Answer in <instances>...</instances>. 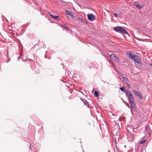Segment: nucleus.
<instances>
[{
  "instance_id": "17",
  "label": "nucleus",
  "mask_w": 152,
  "mask_h": 152,
  "mask_svg": "<svg viewBox=\"0 0 152 152\" xmlns=\"http://www.w3.org/2000/svg\"><path fill=\"white\" fill-rule=\"evenodd\" d=\"M120 89L122 91H124V90H126L125 89V88L124 87H123L122 88H120Z\"/></svg>"
},
{
  "instance_id": "6",
  "label": "nucleus",
  "mask_w": 152,
  "mask_h": 152,
  "mask_svg": "<svg viewBox=\"0 0 152 152\" xmlns=\"http://www.w3.org/2000/svg\"><path fill=\"white\" fill-rule=\"evenodd\" d=\"M65 12L66 14L70 16L72 18H74V16L72 12L69 11L67 10H66Z\"/></svg>"
},
{
  "instance_id": "5",
  "label": "nucleus",
  "mask_w": 152,
  "mask_h": 152,
  "mask_svg": "<svg viewBox=\"0 0 152 152\" xmlns=\"http://www.w3.org/2000/svg\"><path fill=\"white\" fill-rule=\"evenodd\" d=\"M132 91L135 95L138 96L140 99H142V96L140 93L135 90H133Z\"/></svg>"
},
{
  "instance_id": "4",
  "label": "nucleus",
  "mask_w": 152,
  "mask_h": 152,
  "mask_svg": "<svg viewBox=\"0 0 152 152\" xmlns=\"http://www.w3.org/2000/svg\"><path fill=\"white\" fill-rule=\"evenodd\" d=\"M87 17L88 19L90 21H93L96 18L94 15L91 14H88L87 15Z\"/></svg>"
},
{
  "instance_id": "3",
  "label": "nucleus",
  "mask_w": 152,
  "mask_h": 152,
  "mask_svg": "<svg viewBox=\"0 0 152 152\" xmlns=\"http://www.w3.org/2000/svg\"><path fill=\"white\" fill-rule=\"evenodd\" d=\"M126 91L127 95L128 96L129 102L134 101L133 98L131 93L129 91L127 90Z\"/></svg>"
},
{
  "instance_id": "11",
  "label": "nucleus",
  "mask_w": 152,
  "mask_h": 152,
  "mask_svg": "<svg viewBox=\"0 0 152 152\" xmlns=\"http://www.w3.org/2000/svg\"><path fill=\"white\" fill-rule=\"evenodd\" d=\"M121 27L120 26H117L115 27L114 28V30L116 31L120 32V30H121Z\"/></svg>"
},
{
  "instance_id": "12",
  "label": "nucleus",
  "mask_w": 152,
  "mask_h": 152,
  "mask_svg": "<svg viewBox=\"0 0 152 152\" xmlns=\"http://www.w3.org/2000/svg\"><path fill=\"white\" fill-rule=\"evenodd\" d=\"M134 4L135 6H136L137 8L139 9H141L142 8L141 7V6L137 2H134Z\"/></svg>"
},
{
  "instance_id": "2",
  "label": "nucleus",
  "mask_w": 152,
  "mask_h": 152,
  "mask_svg": "<svg viewBox=\"0 0 152 152\" xmlns=\"http://www.w3.org/2000/svg\"><path fill=\"white\" fill-rule=\"evenodd\" d=\"M110 57L111 59L115 61V62L118 63L119 59L118 57L114 53H113L110 55Z\"/></svg>"
},
{
  "instance_id": "1",
  "label": "nucleus",
  "mask_w": 152,
  "mask_h": 152,
  "mask_svg": "<svg viewBox=\"0 0 152 152\" xmlns=\"http://www.w3.org/2000/svg\"><path fill=\"white\" fill-rule=\"evenodd\" d=\"M128 56L130 58L133 59L138 64L141 63V61L140 58L138 56L131 53H129Z\"/></svg>"
},
{
  "instance_id": "16",
  "label": "nucleus",
  "mask_w": 152,
  "mask_h": 152,
  "mask_svg": "<svg viewBox=\"0 0 152 152\" xmlns=\"http://www.w3.org/2000/svg\"><path fill=\"white\" fill-rule=\"evenodd\" d=\"M84 103L85 105H88V107H89V106L88 105V103L86 101H84Z\"/></svg>"
},
{
  "instance_id": "23",
  "label": "nucleus",
  "mask_w": 152,
  "mask_h": 152,
  "mask_svg": "<svg viewBox=\"0 0 152 152\" xmlns=\"http://www.w3.org/2000/svg\"><path fill=\"white\" fill-rule=\"evenodd\" d=\"M140 144H143V143H140Z\"/></svg>"
},
{
  "instance_id": "14",
  "label": "nucleus",
  "mask_w": 152,
  "mask_h": 152,
  "mask_svg": "<svg viewBox=\"0 0 152 152\" xmlns=\"http://www.w3.org/2000/svg\"><path fill=\"white\" fill-rule=\"evenodd\" d=\"M94 95L95 97H98L99 95L98 92L96 91H95L94 93Z\"/></svg>"
},
{
  "instance_id": "18",
  "label": "nucleus",
  "mask_w": 152,
  "mask_h": 152,
  "mask_svg": "<svg viewBox=\"0 0 152 152\" xmlns=\"http://www.w3.org/2000/svg\"><path fill=\"white\" fill-rule=\"evenodd\" d=\"M126 85L129 88H130V84L128 83H125Z\"/></svg>"
},
{
  "instance_id": "10",
  "label": "nucleus",
  "mask_w": 152,
  "mask_h": 152,
  "mask_svg": "<svg viewBox=\"0 0 152 152\" xmlns=\"http://www.w3.org/2000/svg\"><path fill=\"white\" fill-rule=\"evenodd\" d=\"M121 30H120V32H121L125 34H127V32L124 29L121 27Z\"/></svg>"
},
{
  "instance_id": "8",
  "label": "nucleus",
  "mask_w": 152,
  "mask_h": 152,
  "mask_svg": "<svg viewBox=\"0 0 152 152\" xmlns=\"http://www.w3.org/2000/svg\"><path fill=\"white\" fill-rule=\"evenodd\" d=\"M129 103L130 104L131 106L132 109H134L135 108V105L134 103V101L129 102Z\"/></svg>"
},
{
  "instance_id": "19",
  "label": "nucleus",
  "mask_w": 152,
  "mask_h": 152,
  "mask_svg": "<svg viewBox=\"0 0 152 152\" xmlns=\"http://www.w3.org/2000/svg\"><path fill=\"white\" fill-rule=\"evenodd\" d=\"M146 141V140H142V141H141L140 142H141V143L145 142Z\"/></svg>"
},
{
  "instance_id": "20",
  "label": "nucleus",
  "mask_w": 152,
  "mask_h": 152,
  "mask_svg": "<svg viewBox=\"0 0 152 152\" xmlns=\"http://www.w3.org/2000/svg\"><path fill=\"white\" fill-rule=\"evenodd\" d=\"M114 15H115V17H117V15L115 13H114Z\"/></svg>"
},
{
  "instance_id": "22",
  "label": "nucleus",
  "mask_w": 152,
  "mask_h": 152,
  "mask_svg": "<svg viewBox=\"0 0 152 152\" xmlns=\"http://www.w3.org/2000/svg\"><path fill=\"white\" fill-rule=\"evenodd\" d=\"M115 142H116V139H115Z\"/></svg>"
},
{
  "instance_id": "13",
  "label": "nucleus",
  "mask_w": 152,
  "mask_h": 152,
  "mask_svg": "<svg viewBox=\"0 0 152 152\" xmlns=\"http://www.w3.org/2000/svg\"><path fill=\"white\" fill-rule=\"evenodd\" d=\"M123 81L125 82V83H127V82L129 81V80L128 79L125 77H123Z\"/></svg>"
},
{
  "instance_id": "21",
  "label": "nucleus",
  "mask_w": 152,
  "mask_h": 152,
  "mask_svg": "<svg viewBox=\"0 0 152 152\" xmlns=\"http://www.w3.org/2000/svg\"><path fill=\"white\" fill-rule=\"evenodd\" d=\"M150 65L151 66H152V64H150Z\"/></svg>"
},
{
  "instance_id": "15",
  "label": "nucleus",
  "mask_w": 152,
  "mask_h": 152,
  "mask_svg": "<svg viewBox=\"0 0 152 152\" xmlns=\"http://www.w3.org/2000/svg\"><path fill=\"white\" fill-rule=\"evenodd\" d=\"M61 27H64V28H66V29H68L69 28L68 27H67L65 26V24H63V25L61 24Z\"/></svg>"
},
{
  "instance_id": "9",
  "label": "nucleus",
  "mask_w": 152,
  "mask_h": 152,
  "mask_svg": "<svg viewBox=\"0 0 152 152\" xmlns=\"http://www.w3.org/2000/svg\"><path fill=\"white\" fill-rule=\"evenodd\" d=\"M34 143H29V149L31 151L34 150V148L33 145H34Z\"/></svg>"
},
{
  "instance_id": "7",
  "label": "nucleus",
  "mask_w": 152,
  "mask_h": 152,
  "mask_svg": "<svg viewBox=\"0 0 152 152\" xmlns=\"http://www.w3.org/2000/svg\"><path fill=\"white\" fill-rule=\"evenodd\" d=\"M50 15L54 19H57L58 20H59V17L58 16H55L52 14H51L50 13H49Z\"/></svg>"
}]
</instances>
